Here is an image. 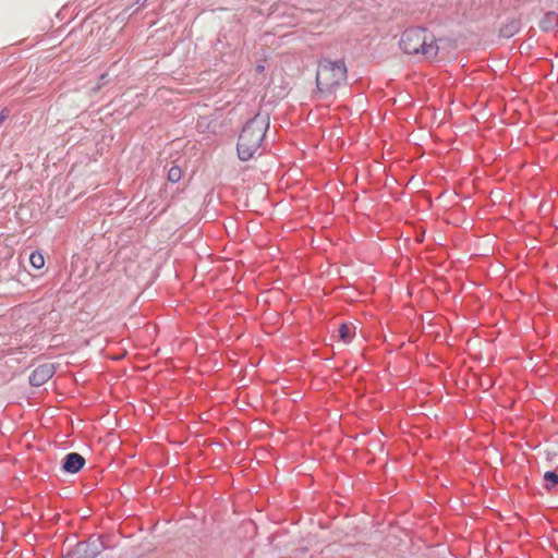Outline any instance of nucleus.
Instances as JSON below:
<instances>
[{
    "mask_svg": "<svg viewBox=\"0 0 558 558\" xmlns=\"http://www.w3.org/2000/svg\"><path fill=\"white\" fill-rule=\"evenodd\" d=\"M269 128L267 114L257 113L243 126L236 144L238 156L246 161L260 154L262 144Z\"/></svg>",
    "mask_w": 558,
    "mask_h": 558,
    "instance_id": "obj_1",
    "label": "nucleus"
},
{
    "mask_svg": "<svg viewBox=\"0 0 558 558\" xmlns=\"http://www.w3.org/2000/svg\"><path fill=\"white\" fill-rule=\"evenodd\" d=\"M347 82V66L343 61L324 59L316 72L317 90L324 95L335 94Z\"/></svg>",
    "mask_w": 558,
    "mask_h": 558,
    "instance_id": "obj_2",
    "label": "nucleus"
},
{
    "mask_svg": "<svg viewBox=\"0 0 558 558\" xmlns=\"http://www.w3.org/2000/svg\"><path fill=\"white\" fill-rule=\"evenodd\" d=\"M400 48L408 54H422L426 59H434L438 53V46L434 35L423 28L405 29L399 41Z\"/></svg>",
    "mask_w": 558,
    "mask_h": 558,
    "instance_id": "obj_3",
    "label": "nucleus"
},
{
    "mask_svg": "<svg viewBox=\"0 0 558 558\" xmlns=\"http://www.w3.org/2000/svg\"><path fill=\"white\" fill-rule=\"evenodd\" d=\"M98 554V547L94 543L80 542L69 547L63 558H96Z\"/></svg>",
    "mask_w": 558,
    "mask_h": 558,
    "instance_id": "obj_4",
    "label": "nucleus"
},
{
    "mask_svg": "<svg viewBox=\"0 0 558 558\" xmlns=\"http://www.w3.org/2000/svg\"><path fill=\"white\" fill-rule=\"evenodd\" d=\"M56 368L52 363H45L38 365L29 376L32 386H41L47 383L54 374Z\"/></svg>",
    "mask_w": 558,
    "mask_h": 558,
    "instance_id": "obj_5",
    "label": "nucleus"
},
{
    "mask_svg": "<svg viewBox=\"0 0 558 558\" xmlns=\"http://www.w3.org/2000/svg\"><path fill=\"white\" fill-rule=\"evenodd\" d=\"M84 457L80 453L72 452L65 456L62 468L65 472L76 473L84 466Z\"/></svg>",
    "mask_w": 558,
    "mask_h": 558,
    "instance_id": "obj_6",
    "label": "nucleus"
},
{
    "mask_svg": "<svg viewBox=\"0 0 558 558\" xmlns=\"http://www.w3.org/2000/svg\"><path fill=\"white\" fill-rule=\"evenodd\" d=\"M356 336V326L353 323H344L338 329V337L344 344L351 343Z\"/></svg>",
    "mask_w": 558,
    "mask_h": 558,
    "instance_id": "obj_7",
    "label": "nucleus"
},
{
    "mask_svg": "<svg viewBox=\"0 0 558 558\" xmlns=\"http://www.w3.org/2000/svg\"><path fill=\"white\" fill-rule=\"evenodd\" d=\"M543 31H549L558 25V14L555 12H548L539 23Z\"/></svg>",
    "mask_w": 558,
    "mask_h": 558,
    "instance_id": "obj_8",
    "label": "nucleus"
},
{
    "mask_svg": "<svg viewBox=\"0 0 558 558\" xmlns=\"http://www.w3.org/2000/svg\"><path fill=\"white\" fill-rule=\"evenodd\" d=\"M544 487L547 490H554L558 488V474L555 472L547 471L544 474Z\"/></svg>",
    "mask_w": 558,
    "mask_h": 558,
    "instance_id": "obj_9",
    "label": "nucleus"
},
{
    "mask_svg": "<svg viewBox=\"0 0 558 558\" xmlns=\"http://www.w3.org/2000/svg\"><path fill=\"white\" fill-rule=\"evenodd\" d=\"M29 263L35 269H41L45 266V257L39 251H35L29 256Z\"/></svg>",
    "mask_w": 558,
    "mask_h": 558,
    "instance_id": "obj_10",
    "label": "nucleus"
},
{
    "mask_svg": "<svg viewBox=\"0 0 558 558\" xmlns=\"http://www.w3.org/2000/svg\"><path fill=\"white\" fill-rule=\"evenodd\" d=\"M182 177V171L178 166H173L168 171V180L175 183L179 182Z\"/></svg>",
    "mask_w": 558,
    "mask_h": 558,
    "instance_id": "obj_11",
    "label": "nucleus"
},
{
    "mask_svg": "<svg viewBox=\"0 0 558 558\" xmlns=\"http://www.w3.org/2000/svg\"><path fill=\"white\" fill-rule=\"evenodd\" d=\"M256 74H262L265 71V65L263 63H259L254 69Z\"/></svg>",
    "mask_w": 558,
    "mask_h": 558,
    "instance_id": "obj_12",
    "label": "nucleus"
}]
</instances>
